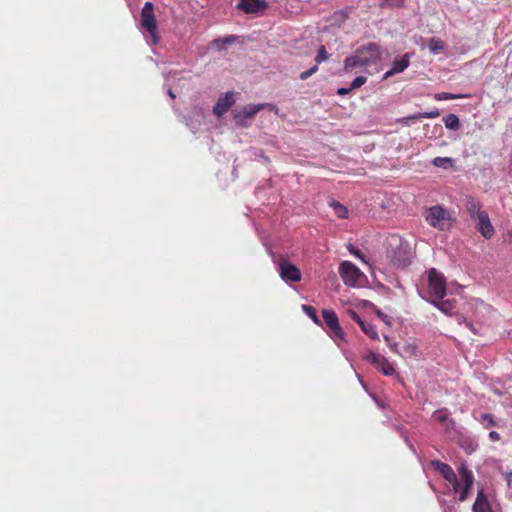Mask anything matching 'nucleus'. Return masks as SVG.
<instances>
[{
  "instance_id": "obj_2",
  "label": "nucleus",
  "mask_w": 512,
  "mask_h": 512,
  "mask_svg": "<svg viewBox=\"0 0 512 512\" xmlns=\"http://www.w3.org/2000/svg\"><path fill=\"white\" fill-rule=\"evenodd\" d=\"M389 246L387 256L391 263L398 268L407 267L411 261V252L408 243L399 237H392Z\"/></svg>"
},
{
  "instance_id": "obj_10",
  "label": "nucleus",
  "mask_w": 512,
  "mask_h": 512,
  "mask_svg": "<svg viewBox=\"0 0 512 512\" xmlns=\"http://www.w3.org/2000/svg\"><path fill=\"white\" fill-rule=\"evenodd\" d=\"M432 465L443 476V478L453 486V492L457 493L460 487V482L451 466L438 460L433 461Z\"/></svg>"
},
{
  "instance_id": "obj_4",
  "label": "nucleus",
  "mask_w": 512,
  "mask_h": 512,
  "mask_svg": "<svg viewBox=\"0 0 512 512\" xmlns=\"http://www.w3.org/2000/svg\"><path fill=\"white\" fill-rule=\"evenodd\" d=\"M427 223L440 231H447L452 226V216L450 212L440 205H435L427 210L425 216Z\"/></svg>"
},
{
  "instance_id": "obj_39",
  "label": "nucleus",
  "mask_w": 512,
  "mask_h": 512,
  "mask_svg": "<svg viewBox=\"0 0 512 512\" xmlns=\"http://www.w3.org/2000/svg\"><path fill=\"white\" fill-rule=\"evenodd\" d=\"M445 425L446 430L452 429L455 427V421L453 419H448L443 423Z\"/></svg>"
},
{
  "instance_id": "obj_8",
  "label": "nucleus",
  "mask_w": 512,
  "mask_h": 512,
  "mask_svg": "<svg viewBox=\"0 0 512 512\" xmlns=\"http://www.w3.org/2000/svg\"><path fill=\"white\" fill-rule=\"evenodd\" d=\"M339 273L344 283L349 286H354L362 275L360 269L349 261L340 264Z\"/></svg>"
},
{
  "instance_id": "obj_22",
  "label": "nucleus",
  "mask_w": 512,
  "mask_h": 512,
  "mask_svg": "<svg viewBox=\"0 0 512 512\" xmlns=\"http://www.w3.org/2000/svg\"><path fill=\"white\" fill-rule=\"evenodd\" d=\"M445 127L450 130H458L460 127V120L457 115L449 114L443 118Z\"/></svg>"
},
{
  "instance_id": "obj_24",
  "label": "nucleus",
  "mask_w": 512,
  "mask_h": 512,
  "mask_svg": "<svg viewBox=\"0 0 512 512\" xmlns=\"http://www.w3.org/2000/svg\"><path fill=\"white\" fill-rule=\"evenodd\" d=\"M406 0H379V6L382 9L386 8H402L405 5Z\"/></svg>"
},
{
  "instance_id": "obj_31",
  "label": "nucleus",
  "mask_w": 512,
  "mask_h": 512,
  "mask_svg": "<svg viewBox=\"0 0 512 512\" xmlns=\"http://www.w3.org/2000/svg\"><path fill=\"white\" fill-rule=\"evenodd\" d=\"M383 356L376 354L374 352H369L365 355V360L369 363L373 364L375 367L378 364L379 360H381Z\"/></svg>"
},
{
  "instance_id": "obj_23",
  "label": "nucleus",
  "mask_w": 512,
  "mask_h": 512,
  "mask_svg": "<svg viewBox=\"0 0 512 512\" xmlns=\"http://www.w3.org/2000/svg\"><path fill=\"white\" fill-rule=\"evenodd\" d=\"M359 326L361 327L362 331L371 339H378V333L374 325H372L371 323H367L363 320V322H361Z\"/></svg>"
},
{
  "instance_id": "obj_5",
  "label": "nucleus",
  "mask_w": 512,
  "mask_h": 512,
  "mask_svg": "<svg viewBox=\"0 0 512 512\" xmlns=\"http://www.w3.org/2000/svg\"><path fill=\"white\" fill-rule=\"evenodd\" d=\"M446 279L435 268L428 272V294L432 300H441L446 294Z\"/></svg>"
},
{
  "instance_id": "obj_12",
  "label": "nucleus",
  "mask_w": 512,
  "mask_h": 512,
  "mask_svg": "<svg viewBox=\"0 0 512 512\" xmlns=\"http://www.w3.org/2000/svg\"><path fill=\"white\" fill-rule=\"evenodd\" d=\"M270 106L269 104L246 105L234 111V119L237 124L245 125V120L253 118L260 110Z\"/></svg>"
},
{
  "instance_id": "obj_1",
  "label": "nucleus",
  "mask_w": 512,
  "mask_h": 512,
  "mask_svg": "<svg viewBox=\"0 0 512 512\" xmlns=\"http://www.w3.org/2000/svg\"><path fill=\"white\" fill-rule=\"evenodd\" d=\"M381 58L380 46L377 43L370 42L358 47L354 55L345 59L343 70L345 73H352L357 67L377 65Z\"/></svg>"
},
{
  "instance_id": "obj_28",
  "label": "nucleus",
  "mask_w": 512,
  "mask_h": 512,
  "mask_svg": "<svg viewBox=\"0 0 512 512\" xmlns=\"http://www.w3.org/2000/svg\"><path fill=\"white\" fill-rule=\"evenodd\" d=\"M332 207L334 209L335 214L338 218L345 219L348 216V210L345 206H343L341 203L333 201Z\"/></svg>"
},
{
  "instance_id": "obj_36",
  "label": "nucleus",
  "mask_w": 512,
  "mask_h": 512,
  "mask_svg": "<svg viewBox=\"0 0 512 512\" xmlns=\"http://www.w3.org/2000/svg\"><path fill=\"white\" fill-rule=\"evenodd\" d=\"M347 249L350 252V254L354 255L355 257H357L358 259H360L362 261H365L364 256L361 253V251L359 249H357L354 245L348 244Z\"/></svg>"
},
{
  "instance_id": "obj_33",
  "label": "nucleus",
  "mask_w": 512,
  "mask_h": 512,
  "mask_svg": "<svg viewBox=\"0 0 512 512\" xmlns=\"http://www.w3.org/2000/svg\"><path fill=\"white\" fill-rule=\"evenodd\" d=\"M367 81V78L365 76H357L351 83L350 89L354 90L357 88H360L362 85H364Z\"/></svg>"
},
{
  "instance_id": "obj_44",
  "label": "nucleus",
  "mask_w": 512,
  "mask_h": 512,
  "mask_svg": "<svg viewBox=\"0 0 512 512\" xmlns=\"http://www.w3.org/2000/svg\"><path fill=\"white\" fill-rule=\"evenodd\" d=\"M466 324H467V326H468L471 330H473V324H472V323L467 322Z\"/></svg>"
},
{
  "instance_id": "obj_18",
  "label": "nucleus",
  "mask_w": 512,
  "mask_h": 512,
  "mask_svg": "<svg viewBox=\"0 0 512 512\" xmlns=\"http://www.w3.org/2000/svg\"><path fill=\"white\" fill-rule=\"evenodd\" d=\"M435 307L447 315H452L456 309V301L453 300H431Z\"/></svg>"
},
{
  "instance_id": "obj_43",
  "label": "nucleus",
  "mask_w": 512,
  "mask_h": 512,
  "mask_svg": "<svg viewBox=\"0 0 512 512\" xmlns=\"http://www.w3.org/2000/svg\"><path fill=\"white\" fill-rule=\"evenodd\" d=\"M168 93H169L171 98H173V99L175 98V94L171 90H169Z\"/></svg>"
},
{
  "instance_id": "obj_41",
  "label": "nucleus",
  "mask_w": 512,
  "mask_h": 512,
  "mask_svg": "<svg viewBox=\"0 0 512 512\" xmlns=\"http://www.w3.org/2000/svg\"><path fill=\"white\" fill-rule=\"evenodd\" d=\"M377 315H378L381 319L386 318V316H385L382 312H380V311H378V312H377Z\"/></svg>"
},
{
  "instance_id": "obj_35",
  "label": "nucleus",
  "mask_w": 512,
  "mask_h": 512,
  "mask_svg": "<svg viewBox=\"0 0 512 512\" xmlns=\"http://www.w3.org/2000/svg\"><path fill=\"white\" fill-rule=\"evenodd\" d=\"M318 71V65H314L313 67H311L310 69L306 70V71H303L300 73V76L299 78L301 80H306L308 79L310 76H312L313 74H315L316 72Z\"/></svg>"
},
{
  "instance_id": "obj_42",
  "label": "nucleus",
  "mask_w": 512,
  "mask_h": 512,
  "mask_svg": "<svg viewBox=\"0 0 512 512\" xmlns=\"http://www.w3.org/2000/svg\"><path fill=\"white\" fill-rule=\"evenodd\" d=\"M456 317H457V320H458V322H459V323H460L462 320H464V321H465V319H464V317H463L462 315H457Z\"/></svg>"
},
{
  "instance_id": "obj_11",
  "label": "nucleus",
  "mask_w": 512,
  "mask_h": 512,
  "mask_svg": "<svg viewBox=\"0 0 512 512\" xmlns=\"http://www.w3.org/2000/svg\"><path fill=\"white\" fill-rule=\"evenodd\" d=\"M237 9L246 14H263L268 8L266 0H239Z\"/></svg>"
},
{
  "instance_id": "obj_37",
  "label": "nucleus",
  "mask_w": 512,
  "mask_h": 512,
  "mask_svg": "<svg viewBox=\"0 0 512 512\" xmlns=\"http://www.w3.org/2000/svg\"><path fill=\"white\" fill-rule=\"evenodd\" d=\"M348 315L350 316L351 319H353L355 322H357L358 324H360L361 322H363V320L361 319V317L354 311V310H348L347 311Z\"/></svg>"
},
{
  "instance_id": "obj_19",
  "label": "nucleus",
  "mask_w": 512,
  "mask_h": 512,
  "mask_svg": "<svg viewBox=\"0 0 512 512\" xmlns=\"http://www.w3.org/2000/svg\"><path fill=\"white\" fill-rule=\"evenodd\" d=\"M376 368L385 376H392L395 374L394 365L384 356L381 358V360H379Z\"/></svg>"
},
{
  "instance_id": "obj_3",
  "label": "nucleus",
  "mask_w": 512,
  "mask_h": 512,
  "mask_svg": "<svg viewBox=\"0 0 512 512\" xmlns=\"http://www.w3.org/2000/svg\"><path fill=\"white\" fill-rule=\"evenodd\" d=\"M140 25L150 36L151 45H157L160 42V36L152 2L144 4L140 14Z\"/></svg>"
},
{
  "instance_id": "obj_38",
  "label": "nucleus",
  "mask_w": 512,
  "mask_h": 512,
  "mask_svg": "<svg viewBox=\"0 0 512 512\" xmlns=\"http://www.w3.org/2000/svg\"><path fill=\"white\" fill-rule=\"evenodd\" d=\"M489 439L493 442H496V441H499L500 440V434L496 431H491L489 433Z\"/></svg>"
},
{
  "instance_id": "obj_21",
  "label": "nucleus",
  "mask_w": 512,
  "mask_h": 512,
  "mask_svg": "<svg viewBox=\"0 0 512 512\" xmlns=\"http://www.w3.org/2000/svg\"><path fill=\"white\" fill-rule=\"evenodd\" d=\"M432 164L435 167L443 168V169H450L454 166V160L450 157H435L432 160Z\"/></svg>"
},
{
  "instance_id": "obj_29",
  "label": "nucleus",
  "mask_w": 512,
  "mask_h": 512,
  "mask_svg": "<svg viewBox=\"0 0 512 512\" xmlns=\"http://www.w3.org/2000/svg\"><path fill=\"white\" fill-rule=\"evenodd\" d=\"M448 416H449V412L447 409L445 408H442V409H439V410H436L434 413H433V418L440 422V423H444L448 420Z\"/></svg>"
},
{
  "instance_id": "obj_32",
  "label": "nucleus",
  "mask_w": 512,
  "mask_h": 512,
  "mask_svg": "<svg viewBox=\"0 0 512 512\" xmlns=\"http://www.w3.org/2000/svg\"><path fill=\"white\" fill-rule=\"evenodd\" d=\"M481 422L486 426V427H492V426H495L496 425V422L494 420V417L491 415V414H483L481 416Z\"/></svg>"
},
{
  "instance_id": "obj_7",
  "label": "nucleus",
  "mask_w": 512,
  "mask_h": 512,
  "mask_svg": "<svg viewBox=\"0 0 512 512\" xmlns=\"http://www.w3.org/2000/svg\"><path fill=\"white\" fill-rule=\"evenodd\" d=\"M275 263L277 264L279 274L284 281H301V271L294 264L290 263L285 257H279L278 260H275Z\"/></svg>"
},
{
  "instance_id": "obj_26",
  "label": "nucleus",
  "mask_w": 512,
  "mask_h": 512,
  "mask_svg": "<svg viewBox=\"0 0 512 512\" xmlns=\"http://www.w3.org/2000/svg\"><path fill=\"white\" fill-rule=\"evenodd\" d=\"M440 115V112L437 108H434L432 111L424 112V113H418L412 116H409V120H419L421 118H437Z\"/></svg>"
},
{
  "instance_id": "obj_30",
  "label": "nucleus",
  "mask_w": 512,
  "mask_h": 512,
  "mask_svg": "<svg viewBox=\"0 0 512 512\" xmlns=\"http://www.w3.org/2000/svg\"><path fill=\"white\" fill-rule=\"evenodd\" d=\"M328 58H329V54H328L326 48L323 45L320 46L317 51V55L315 57L316 65L323 61L328 60Z\"/></svg>"
},
{
  "instance_id": "obj_27",
  "label": "nucleus",
  "mask_w": 512,
  "mask_h": 512,
  "mask_svg": "<svg viewBox=\"0 0 512 512\" xmlns=\"http://www.w3.org/2000/svg\"><path fill=\"white\" fill-rule=\"evenodd\" d=\"M302 310L306 313L308 317H310L313 322L317 325H321V321L317 315V311L314 307L310 305H302Z\"/></svg>"
},
{
  "instance_id": "obj_15",
  "label": "nucleus",
  "mask_w": 512,
  "mask_h": 512,
  "mask_svg": "<svg viewBox=\"0 0 512 512\" xmlns=\"http://www.w3.org/2000/svg\"><path fill=\"white\" fill-rule=\"evenodd\" d=\"M473 512H493L491 504L484 490L481 489L477 493L476 500L472 507Z\"/></svg>"
},
{
  "instance_id": "obj_45",
  "label": "nucleus",
  "mask_w": 512,
  "mask_h": 512,
  "mask_svg": "<svg viewBox=\"0 0 512 512\" xmlns=\"http://www.w3.org/2000/svg\"><path fill=\"white\" fill-rule=\"evenodd\" d=\"M511 478H512V472L508 475V482H510Z\"/></svg>"
},
{
  "instance_id": "obj_40",
  "label": "nucleus",
  "mask_w": 512,
  "mask_h": 512,
  "mask_svg": "<svg viewBox=\"0 0 512 512\" xmlns=\"http://www.w3.org/2000/svg\"><path fill=\"white\" fill-rule=\"evenodd\" d=\"M351 90H352V89H350V88H344V87H342V88H339V89L337 90V94H338V95H341V96H344V95H347Z\"/></svg>"
},
{
  "instance_id": "obj_20",
  "label": "nucleus",
  "mask_w": 512,
  "mask_h": 512,
  "mask_svg": "<svg viewBox=\"0 0 512 512\" xmlns=\"http://www.w3.org/2000/svg\"><path fill=\"white\" fill-rule=\"evenodd\" d=\"M428 48L432 54H437L444 51V42L437 37H432L428 41Z\"/></svg>"
},
{
  "instance_id": "obj_34",
  "label": "nucleus",
  "mask_w": 512,
  "mask_h": 512,
  "mask_svg": "<svg viewBox=\"0 0 512 512\" xmlns=\"http://www.w3.org/2000/svg\"><path fill=\"white\" fill-rule=\"evenodd\" d=\"M235 41V38L234 36H227L225 37L224 39H215L214 40V44L218 47V48H222L223 45L225 44H231Z\"/></svg>"
},
{
  "instance_id": "obj_13",
  "label": "nucleus",
  "mask_w": 512,
  "mask_h": 512,
  "mask_svg": "<svg viewBox=\"0 0 512 512\" xmlns=\"http://www.w3.org/2000/svg\"><path fill=\"white\" fill-rule=\"evenodd\" d=\"M234 104L233 93L227 92L223 96H221L215 106L213 107V112L218 117H221L225 114L231 106Z\"/></svg>"
},
{
  "instance_id": "obj_9",
  "label": "nucleus",
  "mask_w": 512,
  "mask_h": 512,
  "mask_svg": "<svg viewBox=\"0 0 512 512\" xmlns=\"http://www.w3.org/2000/svg\"><path fill=\"white\" fill-rule=\"evenodd\" d=\"M322 316L324 323L329 328L330 332L332 333L333 337L335 339H344V332L339 324L338 316L337 314L330 309H323L322 310Z\"/></svg>"
},
{
  "instance_id": "obj_25",
  "label": "nucleus",
  "mask_w": 512,
  "mask_h": 512,
  "mask_svg": "<svg viewBox=\"0 0 512 512\" xmlns=\"http://www.w3.org/2000/svg\"><path fill=\"white\" fill-rule=\"evenodd\" d=\"M466 97H468V96L464 95V94H452V93H448V92L436 93L434 95V99L437 101L461 99V98H466Z\"/></svg>"
},
{
  "instance_id": "obj_17",
  "label": "nucleus",
  "mask_w": 512,
  "mask_h": 512,
  "mask_svg": "<svg viewBox=\"0 0 512 512\" xmlns=\"http://www.w3.org/2000/svg\"><path fill=\"white\" fill-rule=\"evenodd\" d=\"M409 66V54L406 53L400 59L393 62L392 67L385 73V78L403 72Z\"/></svg>"
},
{
  "instance_id": "obj_6",
  "label": "nucleus",
  "mask_w": 512,
  "mask_h": 512,
  "mask_svg": "<svg viewBox=\"0 0 512 512\" xmlns=\"http://www.w3.org/2000/svg\"><path fill=\"white\" fill-rule=\"evenodd\" d=\"M458 474L460 476V479H458L460 482V487L457 492L459 493L458 499L460 502H464L469 498L471 494V489L474 484V475L465 464H461V466L458 468Z\"/></svg>"
},
{
  "instance_id": "obj_14",
  "label": "nucleus",
  "mask_w": 512,
  "mask_h": 512,
  "mask_svg": "<svg viewBox=\"0 0 512 512\" xmlns=\"http://www.w3.org/2000/svg\"><path fill=\"white\" fill-rule=\"evenodd\" d=\"M476 219L478 220V231L480 234L484 238L490 239L494 235L495 230L490 222L488 213H480Z\"/></svg>"
},
{
  "instance_id": "obj_16",
  "label": "nucleus",
  "mask_w": 512,
  "mask_h": 512,
  "mask_svg": "<svg viewBox=\"0 0 512 512\" xmlns=\"http://www.w3.org/2000/svg\"><path fill=\"white\" fill-rule=\"evenodd\" d=\"M464 207L472 219H476L477 217H479L480 213L486 212V211L481 210L480 201L472 196H467L465 198Z\"/></svg>"
}]
</instances>
